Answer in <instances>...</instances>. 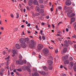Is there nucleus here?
Instances as JSON below:
<instances>
[{
	"label": "nucleus",
	"instance_id": "nucleus-1",
	"mask_svg": "<svg viewBox=\"0 0 76 76\" xmlns=\"http://www.w3.org/2000/svg\"><path fill=\"white\" fill-rule=\"evenodd\" d=\"M42 52L44 55L45 56H47V54H48V53H49V50L47 48H45L43 50Z\"/></svg>",
	"mask_w": 76,
	"mask_h": 76
},
{
	"label": "nucleus",
	"instance_id": "nucleus-2",
	"mask_svg": "<svg viewBox=\"0 0 76 76\" xmlns=\"http://www.w3.org/2000/svg\"><path fill=\"white\" fill-rule=\"evenodd\" d=\"M70 12H69L67 14V15L68 16H69V17H70V18H72V17L75 16V13H72V14H71L72 13V12H73V11L72 10H70Z\"/></svg>",
	"mask_w": 76,
	"mask_h": 76
},
{
	"label": "nucleus",
	"instance_id": "nucleus-3",
	"mask_svg": "<svg viewBox=\"0 0 76 76\" xmlns=\"http://www.w3.org/2000/svg\"><path fill=\"white\" fill-rule=\"evenodd\" d=\"M19 41L20 43L21 44H24L25 43V39L23 38H21L19 39Z\"/></svg>",
	"mask_w": 76,
	"mask_h": 76
},
{
	"label": "nucleus",
	"instance_id": "nucleus-4",
	"mask_svg": "<svg viewBox=\"0 0 76 76\" xmlns=\"http://www.w3.org/2000/svg\"><path fill=\"white\" fill-rule=\"evenodd\" d=\"M23 60L21 59H19V61H16L17 64H23Z\"/></svg>",
	"mask_w": 76,
	"mask_h": 76
},
{
	"label": "nucleus",
	"instance_id": "nucleus-5",
	"mask_svg": "<svg viewBox=\"0 0 76 76\" xmlns=\"http://www.w3.org/2000/svg\"><path fill=\"white\" fill-rule=\"evenodd\" d=\"M44 45L42 44H39L37 48L39 50H40L43 48Z\"/></svg>",
	"mask_w": 76,
	"mask_h": 76
},
{
	"label": "nucleus",
	"instance_id": "nucleus-6",
	"mask_svg": "<svg viewBox=\"0 0 76 76\" xmlns=\"http://www.w3.org/2000/svg\"><path fill=\"white\" fill-rule=\"evenodd\" d=\"M65 3L66 6H70V5H71L72 4V2H71V1H70V0H68L66 1Z\"/></svg>",
	"mask_w": 76,
	"mask_h": 76
},
{
	"label": "nucleus",
	"instance_id": "nucleus-7",
	"mask_svg": "<svg viewBox=\"0 0 76 76\" xmlns=\"http://www.w3.org/2000/svg\"><path fill=\"white\" fill-rule=\"evenodd\" d=\"M35 45V42L34 41H32L31 43L30 44V46L31 48H33Z\"/></svg>",
	"mask_w": 76,
	"mask_h": 76
},
{
	"label": "nucleus",
	"instance_id": "nucleus-8",
	"mask_svg": "<svg viewBox=\"0 0 76 76\" xmlns=\"http://www.w3.org/2000/svg\"><path fill=\"white\" fill-rule=\"evenodd\" d=\"M68 57L69 56L67 55H66L65 56H63L62 57V59L63 61H64V60H67Z\"/></svg>",
	"mask_w": 76,
	"mask_h": 76
},
{
	"label": "nucleus",
	"instance_id": "nucleus-9",
	"mask_svg": "<svg viewBox=\"0 0 76 76\" xmlns=\"http://www.w3.org/2000/svg\"><path fill=\"white\" fill-rule=\"evenodd\" d=\"M33 4V0H30L28 2V4L29 6H31L32 5V4Z\"/></svg>",
	"mask_w": 76,
	"mask_h": 76
},
{
	"label": "nucleus",
	"instance_id": "nucleus-10",
	"mask_svg": "<svg viewBox=\"0 0 76 76\" xmlns=\"http://www.w3.org/2000/svg\"><path fill=\"white\" fill-rule=\"evenodd\" d=\"M39 73L42 75H45L46 74V73H45V72L44 71H39Z\"/></svg>",
	"mask_w": 76,
	"mask_h": 76
},
{
	"label": "nucleus",
	"instance_id": "nucleus-11",
	"mask_svg": "<svg viewBox=\"0 0 76 76\" xmlns=\"http://www.w3.org/2000/svg\"><path fill=\"white\" fill-rule=\"evenodd\" d=\"M12 57H14V56H15V54H16V50H13L12 51Z\"/></svg>",
	"mask_w": 76,
	"mask_h": 76
},
{
	"label": "nucleus",
	"instance_id": "nucleus-12",
	"mask_svg": "<svg viewBox=\"0 0 76 76\" xmlns=\"http://www.w3.org/2000/svg\"><path fill=\"white\" fill-rule=\"evenodd\" d=\"M48 63L49 66L52 65L53 64V61L51 60H48Z\"/></svg>",
	"mask_w": 76,
	"mask_h": 76
},
{
	"label": "nucleus",
	"instance_id": "nucleus-13",
	"mask_svg": "<svg viewBox=\"0 0 76 76\" xmlns=\"http://www.w3.org/2000/svg\"><path fill=\"white\" fill-rule=\"evenodd\" d=\"M29 68H30V67H29L28 66H27L26 67V69H27L28 71L29 72V74L31 75V69H29Z\"/></svg>",
	"mask_w": 76,
	"mask_h": 76
},
{
	"label": "nucleus",
	"instance_id": "nucleus-14",
	"mask_svg": "<svg viewBox=\"0 0 76 76\" xmlns=\"http://www.w3.org/2000/svg\"><path fill=\"white\" fill-rule=\"evenodd\" d=\"M15 47L17 49H19L20 48V46L19 44H16Z\"/></svg>",
	"mask_w": 76,
	"mask_h": 76
},
{
	"label": "nucleus",
	"instance_id": "nucleus-15",
	"mask_svg": "<svg viewBox=\"0 0 76 76\" xmlns=\"http://www.w3.org/2000/svg\"><path fill=\"white\" fill-rule=\"evenodd\" d=\"M64 45L66 47H68L69 46V44L67 43V41L65 40L64 42Z\"/></svg>",
	"mask_w": 76,
	"mask_h": 76
},
{
	"label": "nucleus",
	"instance_id": "nucleus-16",
	"mask_svg": "<svg viewBox=\"0 0 76 76\" xmlns=\"http://www.w3.org/2000/svg\"><path fill=\"white\" fill-rule=\"evenodd\" d=\"M24 40L25 41H26L25 42H26L28 44L29 43V38L28 37L26 38Z\"/></svg>",
	"mask_w": 76,
	"mask_h": 76
},
{
	"label": "nucleus",
	"instance_id": "nucleus-17",
	"mask_svg": "<svg viewBox=\"0 0 76 76\" xmlns=\"http://www.w3.org/2000/svg\"><path fill=\"white\" fill-rule=\"evenodd\" d=\"M34 3L35 5H37V6H38V2L37 1V0H34Z\"/></svg>",
	"mask_w": 76,
	"mask_h": 76
},
{
	"label": "nucleus",
	"instance_id": "nucleus-18",
	"mask_svg": "<svg viewBox=\"0 0 76 76\" xmlns=\"http://www.w3.org/2000/svg\"><path fill=\"white\" fill-rule=\"evenodd\" d=\"M22 44L23 45H21L22 47L23 48H26V44L25 43H23Z\"/></svg>",
	"mask_w": 76,
	"mask_h": 76
},
{
	"label": "nucleus",
	"instance_id": "nucleus-19",
	"mask_svg": "<svg viewBox=\"0 0 76 76\" xmlns=\"http://www.w3.org/2000/svg\"><path fill=\"white\" fill-rule=\"evenodd\" d=\"M35 10L37 12H39V7L37 6L35 8Z\"/></svg>",
	"mask_w": 76,
	"mask_h": 76
},
{
	"label": "nucleus",
	"instance_id": "nucleus-20",
	"mask_svg": "<svg viewBox=\"0 0 76 76\" xmlns=\"http://www.w3.org/2000/svg\"><path fill=\"white\" fill-rule=\"evenodd\" d=\"M67 50V48H64L63 50V53H66Z\"/></svg>",
	"mask_w": 76,
	"mask_h": 76
},
{
	"label": "nucleus",
	"instance_id": "nucleus-21",
	"mask_svg": "<svg viewBox=\"0 0 76 76\" xmlns=\"http://www.w3.org/2000/svg\"><path fill=\"white\" fill-rule=\"evenodd\" d=\"M48 69L50 70H51L53 69V66L52 65H49L48 66Z\"/></svg>",
	"mask_w": 76,
	"mask_h": 76
},
{
	"label": "nucleus",
	"instance_id": "nucleus-22",
	"mask_svg": "<svg viewBox=\"0 0 76 76\" xmlns=\"http://www.w3.org/2000/svg\"><path fill=\"white\" fill-rule=\"evenodd\" d=\"M71 21L72 22H74L75 21V18L73 17L71 19Z\"/></svg>",
	"mask_w": 76,
	"mask_h": 76
},
{
	"label": "nucleus",
	"instance_id": "nucleus-23",
	"mask_svg": "<svg viewBox=\"0 0 76 76\" xmlns=\"http://www.w3.org/2000/svg\"><path fill=\"white\" fill-rule=\"evenodd\" d=\"M64 63L65 64H69V61L68 60H66L64 61Z\"/></svg>",
	"mask_w": 76,
	"mask_h": 76
},
{
	"label": "nucleus",
	"instance_id": "nucleus-24",
	"mask_svg": "<svg viewBox=\"0 0 76 76\" xmlns=\"http://www.w3.org/2000/svg\"><path fill=\"white\" fill-rule=\"evenodd\" d=\"M43 68L44 70H45V71H47V70H48L47 67L45 66L43 67Z\"/></svg>",
	"mask_w": 76,
	"mask_h": 76
},
{
	"label": "nucleus",
	"instance_id": "nucleus-25",
	"mask_svg": "<svg viewBox=\"0 0 76 76\" xmlns=\"http://www.w3.org/2000/svg\"><path fill=\"white\" fill-rule=\"evenodd\" d=\"M44 12V10L43 9H41L40 11V13H42Z\"/></svg>",
	"mask_w": 76,
	"mask_h": 76
},
{
	"label": "nucleus",
	"instance_id": "nucleus-26",
	"mask_svg": "<svg viewBox=\"0 0 76 76\" xmlns=\"http://www.w3.org/2000/svg\"><path fill=\"white\" fill-rule=\"evenodd\" d=\"M10 58V56H8V57L6 58H5V60H7V61H9L10 60H9Z\"/></svg>",
	"mask_w": 76,
	"mask_h": 76
},
{
	"label": "nucleus",
	"instance_id": "nucleus-27",
	"mask_svg": "<svg viewBox=\"0 0 76 76\" xmlns=\"http://www.w3.org/2000/svg\"><path fill=\"white\" fill-rule=\"evenodd\" d=\"M27 64L28 65L27 66L28 67H31V64H30V63L29 62H27Z\"/></svg>",
	"mask_w": 76,
	"mask_h": 76
},
{
	"label": "nucleus",
	"instance_id": "nucleus-28",
	"mask_svg": "<svg viewBox=\"0 0 76 76\" xmlns=\"http://www.w3.org/2000/svg\"><path fill=\"white\" fill-rule=\"evenodd\" d=\"M68 9H69V8H68L67 6H65L64 7V10H65L67 11Z\"/></svg>",
	"mask_w": 76,
	"mask_h": 76
},
{
	"label": "nucleus",
	"instance_id": "nucleus-29",
	"mask_svg": "<svg viewBox=\"0 0 76 76\" xmlns=\"http://www.w3.org/2000/svg\"><path fill=\"white\" fill-rule=\"evenodd\" d=\"M39 1L40 3L41 4L44 2V0H39Z\"/></svg>",
	"mask_w": 76,
	"mask_h": 76
},
{
	"label": "nucleus",
	"instance_id": "nucleus-30",
	"mask_svg": "<svg viewBox=\"0 0 76 76\" xmlns=\"http://www.w3.org/2000/svg\"><path fill=\"white\" fill-rule=\"evenodd\" d=\"M68 42L70 44V45H72L73 44V42L70 40H68Z\"/></svg>",
	"mask_w": 76,
	"mask_h": 76
},
{
	"label": "nucleus",
	"instance_id": "nucleus-31",
	"mask_svg": "<svg viewBox=\"0 0 76 76\" xmlns=\"http://www.w3.org/2000/svg\"><path fill=\"white\" fill-rule=\"evenodd\" d=\"M16 15H17L16 18L17 19H18V18H19V14L18 13H16Z\"/></svg>",
	"mask_w": 76,
	"mask_h": 76
},
{
	"label": "nucleus",
	"instance_id": "nucleus-32",
	"mask_svg": "<svg viewBox=\"0 0 76 76\" xmlns=\"http://www.w3.org/2000/svg\"><path fill=\"white\" fill-rule=\"evenodd\" d=\"M35 76H39V74H38V73H37V72H35Z\"/></svg>",
	"mask_w": 76,
	"mask_h": 76
},
{
	"label": "nucleus",
	"instance_id": "nucleus-33",
	"mask_svg": "<svg viewBox=\"0 0 76 76\" xmlns=\"http://www.w3.org/2000/svg\"><path fill=\"white\" fill-rule=\"evenodd\" d=\"M18 28H15L14 29V32H16V31H18Z\"/></svg>",
	"mask_w": 76,
	"mask_h": 76
},
{
	"label": "nucleus",
	"instance_id": "nucleus-34",
	"mask_svg": "<svg viewBox=\"0 0 76 76\" xmlns=\"http://www.w3.org/2000/svg\"><path fill=\"white\" fill-rule=\"evenodd\" d=\"M70 64L71 66H73V65H74V64L72 62H71L70 63Z\"/></svg>",
	"mask_w": 76,
	"mask_h": 76
},
{
	"label": "nucleus",
	"instance_id": "nucleus-35",
	"mask_svg": "<svg viewBox=\"0 0 76 76\" xmlns=\"http://www.w3.org/2000/svg\"><path fill=\"white\" fill-rule=\"evenodd\" d=\"M33 71L35 72V73H36L37 72V69H33Z\"/></svg>",
	"mask_w": 76,
	"mask_h": 76
},
{
	"label": "nucleus",
	"instance_id": "nucleus-36",
	"mask_svg": "<svg viewBox=\"0 0 76 76\" xmlns=\"http://www.w3.org/2000/svg\"><path fill=\"white\" fill-rule=\"evenodd\" d=\"M26 8L28 10H31V9H30L29 7L27 6Z\"/></svg>",
	"mask_w": 76,
	"mask_h": 76
},
{
	"label": "nucleus",
	"instance_id": "nucleus-37",
	"mask_svg": "<svg viewBox=\"0 0 76 76\" xmlns=\"http://www.w3.org/2000/svg\"><path fill=\"white\" fill-rule=\"evenodd\" d=\"M23 63H24V64H26V60H23Z\"/></svg>",
	"mask_w": 76,
	"mask_h": 76
},
{
	"label": "nucleus",
	"instance_id": "nucleus-38",
	"mask_svg": "<svg viewBox=\"0 0 76 76\" xmlns=\"http://www.w3.org/2000/svg\"><path fill=\"white\" fill-rule=\"evenodd\" d=\"M17 70L18 72H22V69H17Z\"/></svg>",
	"mask_w": 76,
	"mask_h": 76
},
{
	"label": "nucleus",
	"instance_id": "nucleus-39",
	"mask_svg": "<svg viewBox=\"0 0 76 76\" xmlns=\"http://www.w3.org/2000/svg\"><path fill=\"white\" fill-rule=\"evenodd\" d=\"M73 69L76 72V66H75L73 67Z\"/></svg>",
	"mask_w": 76,
	"mask_h": 76
},
{
	"label": "nucleus",
	"instance_id": "nucleus-40",
	"mask_svg": "<svg viewBox=\"0 0 76 76\" xmlns=\"http://www.w3.org/2000/svg\"><path fill=\"white\" fill-rule=\"evenodd\" d=\"M9 61H7V62H6L5 64L6 66H8V65H9Z\"/></svg>",
	"mask_w": 76,
	"mask_h": 76
},
{
	"label": "nucleus",
	"instance_id": "nucleus-41",
	"mask_svg": "<svg viewBox=\"0 0 76 76\" xmlns=\"http://www.w3.org/2000/svg\"><path fill=\"white\" fill-rule=\"evenodd\" d=\"M40 8H44V5H40Z\"/></svg>",
	"mask_w": 76,
	"mask_h": 76
},
{
	"label": "nucleus",
	"instance_id": "nucleus-42",
	"mask_svg": "<svg viewBox=\"0 0 76 76\" xmlns=\"http://www.w3.org/2000/svg\"><path fill=\"white\" fill-rule=\"evenodd\" d=\"M19 57L20 58V59H22V56L21 55L19 56Z\"/></svg>",
	"mask_w": 76,
	"mask_h": 76
},
{
	"label": "nucleus",
	"instance_id": "nucleus-43",
	"mask_svg": "<svg viewBox=\"0 0 76 76\" xmlns=\"http://www.w3.org/2000/svg\"><path fill=\"white\" fill-rule=\"evenodd\" d=\"M69 60L72 61L73 60V58L72 57H70L69 58Z\"/></svg>",
	"mask_w": 76,
	"mask_h": 76
},
{
	"label": "nucleus",
	"instance_id": "nucleus-44",
	"mask_svg": "<svg viewBox=\"0 0 76 76\" xmlns=\"http://www.w3.org/2000/svg\"><path fill=\"white\" fill-rule=\"evenodd\" d=\"M42 39H43V40H45V37L44 36H42Z\"/></svg>",
	"mask_w": 76,
	"mask_h": 76
},
{
	"label": "nucleus",
	"instance_id": "nucleus-45",
	"mask_svg": "<svg viewBox=\"0 0 76 76\" xmlns=\"http://www.w3.org/2000/svg\"><path fill=\"white\" fill-rule=\"evenodd\" d=\"M4 72V69H2L1 70V72L2 73H3V72Z\"/></svg>",
	"mask_w": 76,
	"mask_h": 76
},
{
	"label": "nucleus",
	"instance_id": "nucleus-46",
	"mask_svg": "<svg viewBox=\"0 0 76 76\" xmlns=\"http://www.w3.org/2000/svg\"><path fill=\"white\" fill-rule=\"evenodd\" d=\"M55 53H56V54H57V53H58V50H56L55 51Z\"/></svg>",
	"mask_w": 76,
	"mask_h": 76
},
{
	"label": "nucleus",
	"instance_id": "nucleus-47",
	"mask_svg": "<svg viewBox=\"0 0 76 76\" xmlns=\"http://www.w3.org/2000/svg\"><path fill=\"white\" fill-rule=\"evenodd\" d=\"M58 9H59L60 10H61V9H62V8L61 7L59 6V7H58Z\"/></svg>",
	"mask_w": 76,
	"mask_h": 76
},
{
	"label": "nucleus",
	"instance_id": "nucleus-48",
	"mask_svg": "<svg viewBox=\"0 0 76 76\" xmlns=\"http://www.w3.org/2000/svg\"><path fill=\"white\" fill-rule=\"evenodd\" d=\"M27 26H28V27L30 26H31V23H28V24Z\"/></svg>",
	"mask_w": 76,
	"mask_h": 76
},
{
	"label": "nucleus",
	"instance_id": "nucleus-49",
	"mask_svg": "<svg viewBox=\"0 0 76 76\" xmlns=\"http://www.w3.org/2000/svg\"><path fill=\"white\" fill-rule=\"evenodd\" d=\"M3 53L4 55H5V54H6V52H5V51H3Z\"/></svg>",
	"mask_w": 76,
	"mask_h": 76
},
{
	"label": "nucleus",
	"instance_id": "nucleus-50",
	"mask_svg": "<svg viewBox=\"0 0 76 76\" xmlns=\"http://www.w3.org/2000/svg\"><path fill=\"white\" fill-rule=\"evenodd\" d=\"M62 75L63 76H66V74H62Z\"/></svg>",
	"mask_w": 76,
	"mask_h": 76
},
{
	"label": "nucleus",
	"instance_id": "nucleus-51",
	"mask_svg": "<svg viewBox=\"0 0 76 76\" xmlns=\"http://www.w3.org/2000/svg\"><path fill=\"white\" fill-rule=\"evenodd\" d=\"M32 54H33V55H35V54H36L34 52H33L32 53Z\"/></svg>",
	"mask_w": 76,
	"mask_h": 76
},
{
	"label": "nucleus",
	"instance_id": "nucleus-52",
	"mask_svg": "<svg viewBox=\"0 0 76 76\" xmlns=\"http://www.w3.org/2000/svg\"><path fill=\"white\" fill-rule=\"evenodd\" d=\"M42 32H43V31L42 30H41L40 31V34H41V35H42Z\"/></svg>",
	"mask_w": 76,
	"mask_h": 76
},
{
	"label": "nucleus",
	"instance_id": "nucleus-53",
	"mask_svg": "<svg viewBox=\"0 0 76 76\" xmlns=\"http://www.w3.org/2000/svg\"><path fill=\"white\" fill-rule=\"evenodd\" d=\"M3 72H0V75H1V76H2V75H3Z\"/></svg>",
	"mask_w": 76,
	"mask_h": 76
},
{
	"label": "nucleus",
	"instance_id": "nucleus-54",
	"mask_svg": "<svg viewBox=\"0 0 76 76\" xmlns=\"http://www.w3.org/2000/svg\"><path fill=\"white\" fill-rule=\"evenodd\" d=\"M16 73L17 75H18V76L19 75V73L18 72H16Z\"/></svg>",
	"mask_w": 76,
	"mask_h": 76
},
{
	"label": "nucleus",
	"instance_id": "nucleus-55",
	"mask_svg": "<svg viewBox=\"0 0 76 76\" xmlns=\"http://www.w3.org/2000/svg\"><path fill=\"white\" fill-rule=\"evenodd\" d=\"M11 16L12 17V18H13V15L12 14H11Z\"/></svg>",
	"mask_w": 76,
	"mask_h": 76
},
{
	"label": "nucleus",
	"instance_id": "nucleus-56",
	"mask_svg": "<svg viewBox=\"0 0 76 76\" xmlns=\"http://www.w3.org/2000/svg\"><path fill=\"white\" fill-rule=\"evenodd\" d=\"M38 56V57L39 58H41V55H39Z\"/></svg>",
	"mask_w": 76,
	"mask_h": 76
},
{
	"label": "nucleus",
	"instance_id": "nucleus-57",
	"mask_svg": "<svg viewBox=\"0 0 76 76\" xmlns=\"http://www.w3.org/2000/svg\"><path fill=\"white\" fill-rule=\"evenodd\" d=\"M39 13H37L36 14V16H39Z\"/></svg>",
	"mask_w": 76,
	"mask_h": 76
},
{
	"label": "nucleus",
	"instance_id": "nucleus-58",
	"mask_svg": "<svg viewBox=\"0 0 76 76\" xmlns=\"http://www.w3.org/2000/svg\"><path fill=\"white\" fill-rule=\"evenodd\" d=\"M49 16L48 15L46 17V19H49Z\"/></svg>",
	"mask_w": 76,
	"mask_h": 76
},
{
	"label": "nucleus",
	"instance_id": "nucleus-59",
	"mask_svg": "<svg viewBox=\"0 0 76 76\" xmlns=\"http://www.w3.org/2000/svg\"><path fill=\"white\" fill-rule=\"evenodd\" d=\"M52 26H53V28H55V26H54V24H52Z\"/></svg>",
	"mask_w": 76,
	"mask_h": 76
},
{
	"label": "nucleus",
	"instance_id": "nucleus-60",
	"mask_svg": "<svg viewBox=\"0 0 76 76\" xmlns=\"http://www.w3.org/2000/svg\"><path fill=\"white\" fill-rule=\"evenodd\" d=\"M50 10L51 11V12H53V8H50Z\"/></svg>",
	"mask_w": 76,
	"mask_h": 76
},
{
	"label": "nucleus",
	"instance_id": "nucleus-61",
	"mask_svg": "<svg viewBox=\"0 0 76 76\" xmlns=\"http://www.w3.org/2000/svg\"><path fill=\"white\" fill-rule=\"evenodd\" d=\"M17 70L16 69H14V70H13V72H16Z\"/></svg>",
	"mask_w": 76,
	"mask_h": 76
},
{
	"label": "nucleus",
	"instance_id": "nucleus-62",
	"mask_svg": "<svg viewBox=\"0 0 76 76\" xmlns=\"http://www.w3.org/2000/svg\"><path fill=\"white\" fill-rule=\"evenodd\" d=\"M49 5L50 6H51V2H49Z\"/></svg>",
	"mask_w": 76,
	"mask_h": 76
},
{
	"label": "nucleus",
	"instance_id": "nucleus-63",
	"mask_svg": "<svg viewBox=\"0 0 76 76\" xmlns=\"http://www.w3.org/2000/svg\"><path fill=\"white\" fill-rule=\"evenodd\" d=\"M42 25H45V23L43 22L42 23Z\"/></svg>",
	"mask_w": 76,
	"mask_h": 76
},
{
	"label": "nucleus",
	"instance_id": "nucleus-64",
	"mask_svg": "<svg viewBox=\"0 0 76 76\" xmlns=\"http://www.w3.org/2000/svg\"><path fill=\"white\" fill-rule=\"evenodd\" d=\"M68 27L69 29H70V26H68Z\"/></svg>",
	"mask_w": 76,
	"mask_h": 76
}]
</instances>
